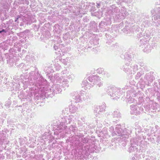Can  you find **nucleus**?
I'll list each match as a JSON object with an SVG mask.
<instances>
[{"mask_svg":"<svg viewBox=\"0 0 160 160\" xmlns=\"http://www.w3.org/2000/svg\"><path fill=\"white\" fill-rule=\"evenodd\" d=\"M113 114V117H114L119 118L120 116V113L117 111H114Z\"/></svg>","mask_w":160,"mask_h":160,"instance_id":"nucleus-1","label":"nucleus"},{"mask_svg":"<svg viewBox=\"0 0 160 160\" xmlns=\"http://www.w3.org/2000/svg\"><path fill=\"white\" fill-rule=\"evenodd\" d=\"M2 32H6V31H5V29H3L2 30H0V33H1Z\"/></svg>","mask_w":160,"mask_h":160,"instance_id":"nucleus-2","label":"nucleus"},{"mask_svg":"<svg viewBox=\"0 0 160 160\" xmlns=\"http://www.w3.org/2000/svg\"><path fill=\"white\" fill-rule=\"evenodd\" d=\"M135 158L134 157H133L132 158V160H135Z\"/></svg>","mask_w":160,"mask_h":160,"instance_id":"nucleus-3","label":"nucleus"}]
</instances>
